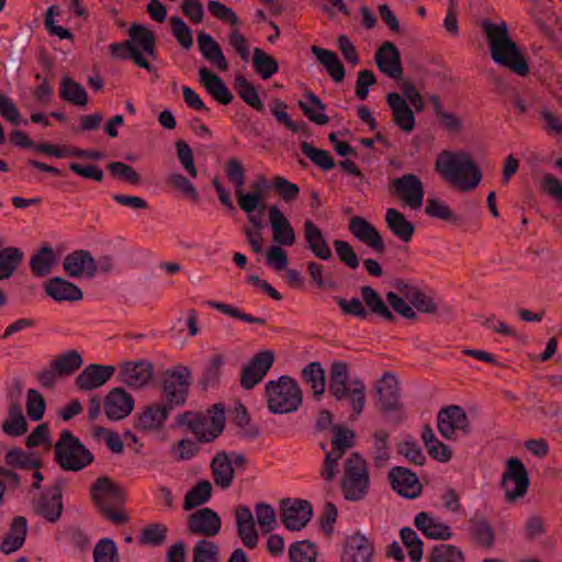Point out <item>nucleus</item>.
Returning a JSON list of instances; mask_svg holds the SVG:
<instances>
[{"label": "nucleus", "instance_id": "nucleus-40", "mask_svg": "<svg viewBox=\"0 0 562 562\" xmlns=\"http://www.w3.org/2000/svg\"><path fill=\"white\" fill-rule=\"evenodd\" d=\"M26 531V519L24 517L14 518L9 533L1 543V551L5 554H10L19 550L24 544Z\"/></svg>", "mask_w": 562, "mask_h": 562}, {"label": "nucleus", "instance_id": "nucleus-11", "mask_svg": "<svg viewBox=\"0 0 562 562\" xmlns=\"http://www.w3.org/2000/svg\"><path fill=\"white\" fill-rule=\"evenodd\" d=\"M501 486L507 502L513 503L525 496L529 486V476L519 459L510 458L507 460Z\"/></svg>", "mask_w": 562, "mask_h": 562}, {"label": "nucleus", "instance_id": "nucleus-42", "mask_svg": "<svg viewBox=\"0 0 562 562\" xmlns=\"http://www.w3.org/2000/svg\"><path fill=\"white\" fill-rule=\"evenodd\" d=\"M226 176L234 186L236 200L250 201L252 195L244 194V186L246 181L245 169L240 161L231 158L226 164Z\"/></svg>", "mask_w": 562, "mask_h": 562}, {"label": "nucleus", "instance_id": "nucleus-54", "mask_svg": "<svg viewBox=\"0 0 562 562\" xmlns=\"http://www.w3.org/2000/svg\"><path fill=\"white\" fill-rule=\"evenodd\" d=\"M423 440L430 453V456L439 461V462H448L451 457L452 452L451 449L438 440L435 435L432 434L431 429H426L423 432Z\"/></svg>", "mask_w": 562, "mask_h": 562}, {"label": "nucleus", "instance_id": "nucleus-35", "mask_svg": "<svg viewBox=\"0 0 562 562\" xmlns=\"http://www.w3.org/2000/svg\"><path fill=\"white\" fill-rule=\"evenodd\" d=\"M269 188L270 184L267 178L262 175L257 176L256 179L250 184V190H244V194H249L252 195L254 198L250 201L238 200L237 203L240 210L245 212L246 215H251V212H256L257 210H263L266 192L268 191Z\"/></svg>", "mask_w": 562, "mask_h": 562}, {"label": "nucleus", "instance_id": "nucleus-53", "mask_svg": "<svg viewBox=\"0 0 562 562\" xmlns=\"http://www.w3.org/2000/svg\"><path fill=\"white\" fill-rule=\"evenodd\" d=\"M304 382L319 396L325 391V371L318 362L307 364L302 372Z\"/></svg>", "mask_w": 562, "mask_h": 562}, {"label": "nucleus", "instance_id": "nucleus-13", "mask_svg": "<svg viewBox=\"0 0 562 562\" xmlns=\"http://www.w3.org/2000/svg\"><path fill=\"white\" fill-rule=\"evenodd\" d=\"M191 372L187 367H178L166 373L164 394L171 406L184 403L188 395Z\"/></svg>", "mask_w": 562, "mask_h": 562}, {"label": "nucleus", "instance_id": "nucleus-34", "mask_svg": "<svg viewBox=\"0 0 562 562\" xmlns=\"http://www.w3.org/2000/svg\"><path fill=\"white\" fill-rule=\"evenodd\" d=\"M198 46L202 56L216 69L226 71L228 69V63L223 54L220 45L216 41L207 33L200 32L198 34Z\"/></svg>", "mask_w": 562, "mask_h": 562}, {"label": "nucleus", "instance_id": "nucleus-25", "mask_svg": "<svg viewBox=\"0 0 562 562\" xmlns=\"http://www.w3.org/2000/svg\"><path fill=\"white\" fill-rule=\"evenodd\" d=\"M153 376V368L146 361L125 362L121 366L120 379L131 389L145 386Z\"/></svg>", "mask_w": 562, "mask_h": 562}, {"label": "nucleus", "instance_id": "nucleus-43", "mask_svg": "<svg viewBox=\"0 0 562 562\" xmlns=\"http://www.w3.org/2000/svg\"><path fill=\"white\" fill-rule=\"evenodd\" d=\"M60 97L75 105L85 106L88 103V94L85 88L70 77H64L60 81Z\"/></svg>", "mask_w": 562, "mask_h": 562}, {"label": "nucleus", "instance_id": "nucleus-8", "mask_svg": "<svg viewBox=\"0 0 562 562\" xmlns=\"http://www.w3.org/2000/svg\"><path fill=\"white\" fill-rule=\"evenodd\" d=\"M130 35V56L135 64L151 72L154 67L149 64V59H156L155 49L156 36L154 32L142 24H133L128 31Z\"/></svg>", "mask_w": 562, "mask_h": 562}, {"label": "nucleus", "instance_id": "nucleus-23", "mask_svg": "<svg viewBox=\"0 0 562 562\" xmlns=\"http://www.w3.org/2000/svg\"><path fill=\"white\" fill-rule=\"evenodd\" d=\"M64 270L72 278H92L97 272V261L85 250H76L64 259Z\"/></svg>", "mask_w": 562, "mask_h": 562}, {"label": "nucleus", "instance_id": "nucleus-21", "mask_svg": "<svg viewBox=\"0 0 562 562\" xmlns=\"http://www.w3.org/2000/svg\"><path fill=\"white\" fill-rule=\"evenodd\" d=\"M392 488L405 498H416L422 492V484L415 473L408 469L397 467L390 472Z\"/></svg>", "mask_w": 562, "mask_h": 562}, {"label": "nucleus", "instance_id": "nucleus-14", "mask_svg": "<svg viewBox=\"0 0 562 562\" xmlns=\"http://www.w3.org/2000/svg\"><path fill=\"white\" fill-rule=\"evenodd\" d=\"M395 193L413 210L423 205L425 190L423 182L413 173H406L392 181Z\"/></svg>", "mask_w": 562, "mask_h": 562}, {"label": "nucleus", "instance_id": "nucleus-2", "mask_svg": "<svg viewBox=\"0 0 562 562\" xmlns=\"http://www.w3.org/2000/svg\"><path fill=\"white\" fill-rule=\"evenodd\" d=\"M483 30L493 60L519 76L527 75L529 67L516 44L509 38L506 24L504 22L498 24L485 22Z\"/></svg>", "mask_w": 562, "mask_h": 562}, {"label": "nucleus", "instance_id": "nucleus-47", "mask_svg": "<svg viewBox=\"0 0 562 562\" xmlns=\"http://www.w3.org/2000/svg\"><path fill=\"white\" fill-rule=\"evenodd\" d=\"M300 106L316 124L324 125L328 122V116L324 113V104L314 93H306L300 101Z\"/></svg>", "mask_w": 562, "mask_h": 562}, {"label": "nucleus", "instance_id": "nucleus-12", "mask_svg": "<svg viewBox=\"0 0 562 562\" xmlns=\"http://www.w3.org/2000/svg\"><path fill=\"white\" fill-rule=\"evenodd\" d=\"M437 427L447 439H456L470 432V422L460 406H449L438 413Z\"/></svg>", "mask_w": 562, "mask_h": 562}, {"label": "nucleus", "instance_id": "nucleus-41", "mask_svg": "<svg viewBox=\"0 0 562 562\" xmlns=\"http://www.w3.org/2000/svg\"><path fill=\"white\" fill-rule=\"evenodd\" d=\"M211 467L215 484L222 488L231 486L234 479V469L228 456L225 453L216 454Z\"/></svg>", "mask_w": 562, "mask_h": 562}, {"label": "nucleus", "instance_id": "nucleus-38", "mask_svg": "<svg viewBox=\"0 0 562 562\" xmlns=\"http://www.w3.org/2000/svg\"><path fill=\"white\" fill-rule=\"evenodd\" d=\"M312 53L326 68L327 72L335 82H341L344 80L346 71L344 65L335 52L318 46H313Z\"/></svg>", "mask_w": 562, "mask_h": 562}, {"label": "nucleus", "instance_id": "nucleus-28", "mask_svg": "<svg viewBox=\"0 0 562 562\" xmlns=\"http://www.w3.org/2000/svg\"><path fill=\"white\" fill-rule=\"evenodd\" d=\"M375 63L379 70L392 79H398L403 74L400 52L391 42L384 43L378 49Z\"/></svg>", "mask_w": 562, "mask_h": 562}, {"label": "nucleus", "instance_id": "nucleus-16", "mask_svg": "<svg viewBox=\"0 0 562 562\" xmlns=\"http://www.w3.org/2000/svg\"><path fill=\"white\" fill-rule=\"evenodd\" d=\"M268 218L272 233V240L276 245H283L284 247H291L296 241L295 231L290 220L277 205H270L268 207Z\"/></svg>", "mask_w": 562, "mask_h": 562}, {"label": "nucleus", "instance_id": "nucleus-5", "mask_svg": "<svg viewBox=\"0 0 562 562\" xmlns=\"http://www.w3.org/2000/svg\"><path fill=\"white\" fill-rule=\"evenodd\" d=\"M223 407L214 405L205 414L187 413L183 423L200 442H210L217 438L225 427Z\"/></svg>", "mask_w": 562, "mask_h": 562}, {"label": "nucleus", "instance_id": "nucleus-3", "mask_svg": "<svg viewBox=\"0 0 562 562\" xmlns=\"http://www.w3.org/2000/svg\"><path fill=\"white\" fill-rule=\"evenodd\" d=\"M329 393L337 401H346L356 416H359L366 405V386L359 379H349L344 363L331 367L328 384Z\"/></svg>", "mask_w": 562, "mask_h": 562}, {"label": "nucleus", "instance_id": "nucleus-52", "mask_svg": "<svg viewBox=\"0 0 562 562\" xmlns=\"http://www.w3.org/2000/svg\"><path fill=\"white\" fill-rule=\"evenodd\" d=\"M7 464L19 469L38 468L40 459L36 453L27 452L20 448H11L5 454Z\"/></svg>", "mask_w": 562, "mask_h": 562}, {"label": "nucleus", "instance_id": "nucleus-18", "mask_svg": "<svg viewBox=\"0 0 562 562\" xmlns=\"http://www.w3.org/2000/svg\"><path fill=\"white\" fill-rule=\"evenodd\" d=\"M414 525L428 539L449 540L452 538L451 526L431 513H418L414 518Z\"/></svg>", "mask_w": 562, "mask_h": 562}, {"label": "nucleus", "instance_id": "nucleus-58", "mask_svg": "<svg viewBox=\"0 0 562 562\" xmlns=\"http://www.w3.org/2000/svg\"><path fill=\"white\" fill-rule=\"evenodd\" d=\"M94 562H119V552L111 538L99 540L93 550Z\"/></svg>", "mask_w": 562, "mask_h": 562}, {"label": "nucleus", "instance_id": "nucleus-59", "mask_svg": "<svg viewBox=\"0 0 562 562\" xmlns=\"http://www.w3.org/2000/svg\"><path fill=\"white\" fill-rule=\"evenodd\" d=\"M361 293L363 301L373 313L386 319H390L392 317V313L390 312V310L383 302L382 297L374 289H372L371 286H363Z\"/></svg>", "mask_w": 562, "mask_h": 562}, {"label": "nucleus", "instance_id": "nucleus-50", "mask_svg": "<svg viewBox=\"0 0 562 562\" xmlns=\"http://www.w3.org/2000/svg\"><path fill=\"white\" fill-rule=\"evenodd\" d=\"M55 263V252L47 246L41 248L38 252L33 255L30 261L33 273L38 277L48 274Z\"/></svg>", "mask_w": 562, "mask_h": 562}, {"label": "nucleus", "instance_id": "nucleus-22", "mask_svg": "<svg viewBox=\"0 0 562 562\" xmlns=\"http://www.w3.org/2000/svg\"><path fill=\"white\" fill-rule=\"evenodd\" d=\"M222 527L220 516L211 508H201L190 515L188 528L191 532L213 537L217 535Z\"/></svg>", "mask_w": 562, "mask_h": 562}, {"label": "nucleus", "instance_id": "nucleus-57", "mask_svg": "<svg viewBox=\"0 0 562 562\" xmlns=\"http://www.w3.org/2000/svg\"><path fill=\"white\" fill-rule=\"evenodd\" d=\"M224 363L222 355H216L207 361L201 378L203 387L213 386L220 381Z\"/></svg>", "mask_w": 562, "mask_h": 562}, {"label": "nucleus", "instance_id": "nucleus-36", "mask_svg": "<svg viewBox=\"0 0 562 562\" xmlns=\"http://www.w3.org/2000/svg\"><path fill=\"white\" fill-rule=\"evenodd\" d=\"M45 292L56 302L79 301L83 295L77 285L58 277L46 282Z\"/></svg>", "mask_w": 562, "mask_h": 562}, {"label": "nucleus", "instance_id": "nucleus-29", "mask_svg": "<svg viewBox=\"0 0 562 562\" xmlns=\"http://www.w3.org/2000/svg\"><path fill=\"white\" fill-rule=\"evenodd\" d=\"M237 533L245 547L254 549L259 536L256 530L254 514L248 506L239 505L235 509Z\"/></svg>", "mask_w": 562, "mask_h": 562}, {"label": "nucleus", "instance_id": "nucleus-6", "mask_svg": "<svg viewBox=\"0 0 562 562\" xmlns=\"http://www.w3.org/2000/svg\"><path fill=\"white\" fill-rule=\"evenodd\" d=\"M55 449L57 462L67 471H79L93 460L91 452L68 430L61 432Z\"/></svg>", "mask_w": 562, "mask_h": 562}, {"label": "nucleus", "instance_id": "nucleus-55", "mask_svg": "<svg viewBox=\"0 0 562 562\" xmlns=\"http://www.w3.org/2000/svg\"><path fill=\"white\" fill-rule=\"evenodd\" d=\"M401 539L403 544L405 546L408 557L413 562H419L424 555L423 541L419 539L418 535L412 528L405 527L402 528Z\"/></svg>", "mask_w": 562, "mask_h": 562}, {"label": "nucleus", "instance_id": "nucleus-32", "mask_svg": "<svg viewBox=\"0 0 562 562\" xmlns=\"http://www.w3.org/2000/svg\"><path fill=\"white\" fill-rule=\"evenodd\" d=\"M169 408L160 403H155L143 408L135 415V427L143 431L159 429L167 419Z\"/></svg>", "mask_w": 562, "mask_h": 562}, {"label": "nucleus", "instance_id": "nucleus-48", "mask_svg": "<svg viewBox=\"0 0 562 562\" xmlns=\"http://www.w3.org/2000/svg\"><path fill=\"white\" fill-rule=\"evenodd\" d=\"M212 485L209 481L203 480L196 483L184 497L183 507L187 510L201 506L211 498Z\"/></svg>", "mask_w": 562, "mask_h": 562}, {"label": "nucleus", "instance_id": "nucleus-1", "mask_svg": "<svg viewBox=\"0 0 562 562\" xmlns=\"http://www.w3.org/2000/svg\"><path fill=\"white\" fill-rule=\"evenodd\" d=\"M435 171L460 191L474 190L482 180V171L472 155L463 149L440 151L435 160Z\"/></svg>", "mask_w": 562, "mask_h": 562}, {"label": "nucleus", "instance_id": "nucleus-49", "mask_svg": "<svg viewBox=\"0 0 562 562\" xmlns=\"http://www.w3.org/2000/svg\"><path fill=\"white\" fill-rule=\"evenodd\" d=\"M23 259V252L15 247L0 250V280L10 278Z\"/></svg>", "mask_w": 562, "mask_h": 562}, {"label": "nucleus", "instance_id": "nucleus-30", "mask_svg": "<svg viewBox=\"0 0 562 562\" xmlns=\"http://www.w3.org/2000/svg\"><path fill=\"white\" fill-rule=\"evenodd\" d=\"M304 239L306 241L307 248L311 250V252L322 259V260H329L333 257L331 249L328 245V241L321 231V228L313 223L311 220L304 221Z\"/></svg>", "mask_w": 562, "mask_h": 562}, {"label": "nucleus", "instance_id": "nucleus-20", "mask_svg": "<svg viewBox=\"0 0 562 562\" xmlns=\"http://www.w3.org/2000/svg\"><path fill=\"white\" fill-rule=\"evenodd\" d=\"M134 398L123 389L111 390L104 398V413L111 420H121L134 409Z\"/></svg>", "mask_w": 562, "mask_h": 562}, {"label": "nucleus", "instance_id": "nucleus-10", "mask_svg": "<svg viewBox=\"0 0 562 562\" xmlns=\"http://www.w3.org/2000/svg\"><path fill=\"white\" fill-rule=\"evenodd\" d=\"M334 436L331 439V450L326 451L322 477L329 482L338 472V462L346 450L355 443V432L342 426H334Z\"/></svg>", "mask_w": 562, "mask_h": 562}, {"label": "nucleus", "instance_id": "nucleus-56", "mask_svg": "<svg viewBox=\"0 0 562 562\" xmlns=\"http://www.w3.org/2000/svg\"><path fill=\"white\" fill-rule=\"evenodd\" d=\"M317 554L316 547L306 540L296 541L289 548L290 562H316Z\"/></svg>", "mask_w": 562, "mask_h": 562}, {"label": "nucleus", "instance_id": "nucleus-9", "mask_svg": "<svg viewBox=\"0 0 562 562\" xmlns=\"http://www.w3.org/2000/svg\"><path fill=\"white\" fill-rule=\"evenodd\" d=\"M369 477L366 461L357 453L351 454L345 467L341 482L342 493L346 499L359 501L368 490Z\"/></svg>", "mask_w": 562, "mask_h": 562}, {"label": "nucleus", "instance_id": "nucleus-62", "mask_svg": "<svg viewBox=\"0 0 562 562\" xmlns=\"http://www.w3.org/2000/svg\"><path fill=\"white\" fill-rule=\"evenodd\" d=\"M193 562H218V547L206 539L199 541L193 549Z\"/></svg>", "mask_w": 562, "mask_h": 562}, {"label": "nucleus", "instance_id": "nucleus-26", "mask_svg": "<svg viewBox=\"0 0 562 562\" xmlns=\"http://www.w3.org/2000/svg\"><path fill=\"white\" fill-rule=\"evenodd\" d=\"M114 372L113 366L90 364L77 376L76 383L80 390L91 391L104 385Z\"/></svg>", "mask_w": 562, "mask_h": 562}, {"label": "nucleus", "instance_id": "nucleus-33", "mask_svg": "<svg viewBox=\"0 0 562 562\" xmlns=\"http://www.w3.org/2000/svg\"><path fill=\"white\" fill-rule=\"evenodd\" d=\"M34 509L48 521H56L63 514V499L59 488L53 487L46 491L35 502Z\"/></svg>", "mask_w": 562, "mask_h": 562}, {"label": "nucleus", "instance_id": "nucleus-46", "mask_svg": "<svg viewBox=\"0 0 562 562\" xmlns=\"http://www.w3.org/2000/svg\"><path fill=\"white\" fill-rule=\"evenodd\" d=\"M235 89L245 103L257 111H262L263 103L259 98L258 91L246 77L241 75L236 76Z\"/></svg>", "mask_w": 562, "mask_h": 562}, {"label": "nucleus", "instance_id": "nucleus-31", "mask_svg": "<svg viewBox=\"0 0 562 562\" xmlns=\"http://www.w3.org/2000/svg\"><path fill=\"white\" fill-rule=\"evenodd\" d=\"M198 74L200 83L214 100L222 104H228L232 102L233 94L221 77L213 74L206 67H201Z\"/></svg>", "mask_w": 562, "mask_h": 562}, {"label": "nucleus", "instance_id": "nucleus-27", "mask_svg": "<svg viewBox=\"0 0 562 562\" xmlns=\"http://www.w3.org/2000/svg\"><path fill=\"white\" fill-rule=\"evenodd\" d=\"M349 231L356 239L375 251L384 250V243L378 229L361 216H353L349 222Z\"/></svg>", "mask_w": 562, "mask_h": 562}, {"label": "nucleus", "instance_id": "nucleus-17", "mask_svg": "<svg viewBox=\"0 0 562 562\" xmlns=\"http://www.w3.org/2000/svg\"><path fill=\"white\" fill-rule=\"evenodd\" d=\"M372 557V542L364 535L355 532L346 538L339 562H371Z\"/></svg>", "mask_w": 562, "mask_h": 562}, {"label": "nucleus", "instance_id": "nucleus-60", "mask_svg": "<svg viewBox=\"0 0 562 562\" xmlns=\"http://www.w3.org/2000/svg\"><path fill=\"white\" fill-rule=\"evenodd\" d=\"M257 522L262 532H270L273 530L277 524L274 508L266 503H259L255 507Z\"/></svg>", "mask_w": 562, "mask_h": 562}, {"label": "nucleus", "instance_id": "nucleus-37", "mask_svg": "<svg viewBox=\"0 0 562 562\" xmlns=\"http://www.w3.org/2000/svg\"><path fill=\"white\" fill-rule=\"evenodd\" d=\"M385 222L392 234L400 240L407 243L412 239L415 231L414 225L400 211L392 207L387 209Z\"/></svg>", "mask_w": 562, "mask_h": 562}, {"label": "nucleus", "instance_id": "nucleus-45", "mask_svg": "<svg viewBox=\"0 0 562 562\" xmlns=\"http://www.w3.org/2000/svg\"><path fill=\"white\" fill-rule=\"evenodd\" d=\"M3 431L13 437L22 436L27 430L26 419L19 404L9 407L8 418L2 425Z\"/></svg>", "mask_w": 562, "mask_h": 562}, {"label": "nucleus", "instance_id": "nucleus-7", "mask_svg": "<svg viewBox=\"0 0 562 562\" xmlns=\"http://www.w3.org/2000/svg\"><path fill=\"white\" fill-rule=\"evenodd\" d=\"M91 496L98 507L115 522H124L126 516L116 509L122 504L124 493L122 488L108 477H99L91 488Z\"/></svg>", "mask_w": 562, "mask_h": 562}, {"label": "nucleus", "instance_id": "nucleus-44", "mask_svg": "<svg viewBox=\"0 0 562 562\" xmlns=\"http://www.w3.org/2000/svg\"><path fill=\"white\" fill-rule=\"evenodd\" d=\"M252 65L255 71L263 80L271 78L279 71L277 60L271 55L258 47L254 49Z\"/></svg>", "mask_w": 562, "mask_h": 562}, {"label": "nucleus", "instance_id": "nucleus-61", "mask_svg": "<svg viewBox=\"0 0 562 562\" xmlns=\"http://www.w3.org/2000/svg\"><path fill=\"white\" fill-rule=\"evenodd\" d=\"M170 25L177 42L184 48L190 49L193 45L192 31L180 16H171Z\"/></svg>", "mask_w": 562, "mask_h": 562}, {"label": "nucleus", "instance_id": "nucleus-4", "mask_svg": "<svg viewBox=\"0 0 562 562\" xmlns=\"http://www.w3.org/2000/svg\"><path fill=\"white\" fill-rule=\"evenodd\" d=\"M267 405L273 414H289L297 411L302 404V392L297 382L289 376L281 375L277 380L266 383Z\"/></svg>", "mask_w": 562, "mask_h": 562}, {"label": "nucleus", "instance_id": "nucleus-51", "mask_svg": "<svg viewBox=\"0 0 562 562\" xmlns=\"http://www.w3.org/2000/svg\"><path fill=\"white\" fill-rule=\"evenodd\" d=\"M248 222L251 224V227H246L244 229V235L255 254H261L263 251L262 247V234L261 229L263 227V223L261 216L256 214V212H251V215H247Z\"/></svg>", "mask_w": 562, "mask_h": 562}, {"label": "nucleus", "instance_id": "nucleus-24", "mask_svg": "<svg viewBox=\"0 0 562 562\" xmlns=\"http://www.w3.org/2000/svg\"><path fill=\"white\" fill-rule=\"evenodd\" d=\"M386 102L392 112L393 123L405 133L415 128V115L406 100L397 92H390Z\"/></svg>", "mask_w": 562, "mask_h": 562}, {"label": "nucleus", "instance_id": "nucleus-15", "mask_svg": "<svg viewBox=\"0 0 562 562\" xmlns=\"http://www.w3.org/2000/svg\"><path fill=\"white\" fill-rule=\"evenodd\" d=\"M274 362V352L272 350H262L256 353L251 360L244 367L240 384L244 389H251L258 384Z\"/></svg>", "mask_w": 562, "mask_h": 562}, {"label": "nucleus", "instance_id": "nucleus-19", "mask_svg": "<svg viewBox=\"0 0 562 562\" xmlns=\"http://www.w3.org/2000/svg\"><path fill=\"white\" fill-rule=\"evenodd\" d=\"M312 517V507L308 502L289 499L282 503V522L289 530H301Z\"/></svg>", "mask_w": 562, "mask_h": 562}, {"label": "nucleus", "instance_id": "nucleus-64", "mask_svg": "<svg viewBox=\"0 0 562 562\" xmlns=\"http://www.w3.org/2000/svg\"><path fill=\"white\" fill-rule=\"evenodd\" d=\"M430 562H464V560L461 550L450 544H441L432 551Z\"/></svg>", "mask_w": 562, "mask_h": 562}, {"label": "nucleus", "instance_id": "nucleus-63", "mask_svg": "<svg viewBox=\"0 0 562 562\" xmlns=\"http://www.w3.org/2000/svg\"><path fill=\"white\" fill-rule=\"evenodd\" d=\"M301 148L303 154L322 169L329 170L334 167V160L326 150L315 148L306 142L302 143Z\"/></svg>", "mask_w": 562, "mask_h": 562}, {"label": "nucleus", "instance_id": "nucleus-39", "mask_svg": "<svg viewBox=\"0 0 562 562\" xmlns=\"http://www.w3.org/2000/svg\"><path fill=\"white\" fill-rule=\"evenodd\" d=\"M379 402L384 409H392L398 401V383L391 373H385L376 384Z\"/></svg>", "mask_w": 562, "mask_h": 562}]
</instances>
